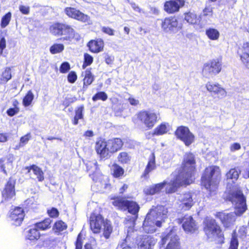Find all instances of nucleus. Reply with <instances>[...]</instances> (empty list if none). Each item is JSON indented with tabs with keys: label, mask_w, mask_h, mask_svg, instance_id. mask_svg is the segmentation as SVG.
<instances>
[{
	"label": "nucleus",
	"mask_w": 249,
	"mask_h": 249,
	"mask_svg": "<svg viewBox=\"0 0 249 249\" xmlns=\"http://www.w3.org/2000/svg\"><path fill=\"white\" fill-rule=\"evenodd\" d=\"M169 126L168 123H162L154 129L153 136H160L167 133L170 130Z\"/></svg>",
	"instance_id": "nucleus-25"
},
{
	"label": "nucleus",
	"mask_w": 249,
	"mask_h": 249,
	"mask_svg": "<svg viewBox=\"0 0 249 249\" xmlns=\"http://www.w3.org/2000/svg\"><path fill=\"white\" fill-rule=\"evenodd\" d=\"M184 3L183 0H171L165 3L164 10L168 13H174L178 11Z\"/></svg>",
	"instance_id": "nucleus-20"
},
{
	"label": "nucleus",
	"mask_w": 249,
	"mask_h": 249,
	"mask_svg": "<svg viewBox=\"0 0 249 249\" xmlns=\"http://www.w3.org/2000/svg\"><path fill=\"white\" fill-rule=\"evenodd\" d=\"M6 46V39L4 37L0 36V56L2 55L3 50Z\"/></svg>",
	"instance_id": "nucleus-50"
},
{
	"label": "nucleus",
	"mask_w": 249,
	"mask_h": 249,
	"mask_svg": "<svg viewBox=\"0 0 249 249\" xmlns=\"http://www.w3.org/2000/svg\"><path fill=\"white\" fill-rule=\"evenodd\" d=\"M241 148V145L240 143L235 142L231 144L230 146V150L231 152H234L236 150H238Z\"/></svg>",
	"instance_id": "nucleus-62"
},
{
	"label": "nucleus",
	"mask_w": 249,
	"mask_h": 249,
	"mask_svg": "<svg viewBox=\"0 0 249 249\" xmlns=\"http://www.w3.org/2000/svg\"><path fill=\"white\" fill-rule=\"evenodd\" d=\"M238 246V240L236 237L233 236L231 239L230 246L229 249H237Z\"/></svg>",
	"instance_id": "nucleus-53"
},
{
	"label": "nucleus",
	"mask_w": 249,
	"mask_h": 249,
	"mask_svg": "<svg viewBox=\"0 0 249 249\" xmlns=\"http://www.w3.org/2000/svg\"><path fill=\"white\" fill-rule=\"evenodd\" d=\"M65 14L70 18L83 22L91 23L90 17L81 12L80 10L73 7H67L65 9Z\"/></svg>",
	"instance_id": "nucleus-9"
},
{
	"label": "nucleus",
	"mask_w": 249,
	"mask_h": 249,
	"mask_svg": "<svg viewBox=\"0 0 249 249\" xmlns=\"http://www.w3.org/2000/svg\"><path fill=\"white\" fill-rule=\"evenodd\" d=\"M206 35L210 39L212 40H218L220 36L219 32L213 28L207 29L206 30Z\"/></svg>",
	"instance_id": "nucleus-35"
},
{
	"label": "nucleus",
	"mask_w": 249,
	"mask_h": 249,
	"mask_svg": "<svg viewBox=\"0 0 249 249\" xmlns=\"http://www.w3.org/2000/svg\"><path fill=\"white\" fill-rule=\"evenodd\" d=\"M31 137V136L30 133H28L24 136L22 137L20 140V146H23L26 144H27L30 139Z\"/></svg>",
	"instance_id": "nucleus-49"
},
{
	"label": "nucleus",
	"mask_w": 249,
	"mask_h": 249,
	"mask_svg": "<svg viewBox=\"0 0 249 249\" xmlns=\"http://www.w3.org/2000/svg\"><path fill=\"white\" fill-rule=\"evenodd\" d=\"M156 243V240L150 236H147L139 244V249H153Z\"/></svg>",
	"instance_id": "nucleus-24"
},
{
	"label": "nucleus",
	"mask_w": 249,
	"mask_h": 249,
	"mask_svg": "<svg viewBox=\"0 0 249 249\" xmlns=\"http://www.w3.org/2000/svg\"><path fill=\"white\" fill-rule=\"evenodd\" d=\"M240 60L243 66L249 70V56L240 57Z\"/></svg>",
	"instance_id": "nucleus-58"
},
{
	"label": "nucleus",
	"mask_w": 249,
	"mask_h": 249,
	"mask_svg": "<svg viewBox=\"0 0 249 249\" xmlns=\"http://www.w3.org/2000/svg\"><path fill=\"white\" fill-rule=\"evenodd\" d=\"M126 105L124 104H119L118 106L114 107V110L115 113L117 115L120 116L121 115V113L123 109L126 107Z\"/></svg>",
	"instance_id": "nucleus-51"
},
{
	"label": "nucleus",
	"mask_w": 249,
	"mask_h": 249,
	"mask_svg": "<svg viewBox=\"0 0 249 249\" xmlns=\"http://www.w3.org/2000/svg\"><path fill=\"white\" fill-rule=\"evenodd\" d=\"M102 31L109 36H113L114 35V30L108 27H103Z\"/></svg>",
	"instance_id": "nucleus-60"
},
{
	"label": "nucleus",
	"mask_w": 249,
	"mask_h": 249,
	"mask_svg": "<svg viewBox=\"0 0 249 249\" xmlns=\"http://www.w3.org/2000/svg\"><path fill=\"white\" fill-rule=\"evenodd\" d=\"M178 200L179 202L180 208L184 211L189 210L194 204L192 196L190 193L180 195Z\"/></svg>",
	"instance_id": "nucleus-17"
},
{
	"label": "nucleus",
	"mask_w": 249,
	"mask_h": 249,
	"mask_svg": "<svg viewBox=\"0 0 249 249\" xmlns=\"http://www.w3.org/2000/svg\"><path fill=\"white\" fill-rule=\"evenodd\" d=\"M237 53L240 57L249 56V38L239 47Z\"/></svg>",
	"instance_id": "nucleus-28"
},
{
	"label": "nucleus",
	"mask_w": 249,
	"mask_h": 249,
	"mask_svg": "<svg viewBox=\"0 0 249 249\" xmlns=\"http://www.w3.org/2000/svg\"><path fill=\"white\" fill-rule=\"evenodd\" d=\"M107 95L104 91H100L96 93L93 97L92 100L96 101L98 100H101L105 101L107 99Z\"/></svg>",
	"instance_id": "nucleus-45"
},
{
	"label": "nucleus",
	"mask_w": 249,
	"mask_h": 249,
	"mask_svg": "<svg viewBox=\"0 0 249 249\" xmlns=\"http://www.w3.org/2000/svg\"><path fill=\"white\" fill-rule=\"evenodd\" d=\"M221 170L217 166L207 167L201 177V184L211 193L216 191L221 179Z\"/></svg>",
	"instance_id": "nucleus-4"
},
{
	"label": "nucleus",
	"mask_w": 249,
	"mask_h": 249,
	"mask_svg": "<svg viewBox=\"0 0 249 249\" xmlns=\"http://www.w3.org/2000/svg\"><path fill=\"white\" fill-rule=\"evenodd\" d=\"M52 220L49 218H46L44 220L37 222L35 224V227L38 230L45 231L51 228V224Z\"/></svg>",
	"instance_id": "nucleus-34"
},
{
	"label": "nucleus",
	"mask_w": 249,
	"mask_h": 249,
	"mask_svg": "<svg viewBox=\"0 0 249 249\" xmlns=\"http://www.w3.org/2000/svg\"><path fill=\"white\" fill-rule=\"evenodd\" d=\"M84 110V107L83 106H81L77 108V109L75 110V115L74 117V120L73 121V124L74 125H77L78 123V120L79 119H82L83 118V112Z\"/></svg>",
	"instance_id": "nucleus-42"
},
{
	"label": "nucleus",
	"mask_w": 249,
	"mask_h": 249,
	"mask_svg": "<svg viewBox=\"0 0 249 249\" xmlns=\"http://www.w3.org/2000/svg\"><path fill=\"white\" fill-rule=\"evenodd\" d=\"M12 14L10 12L7 13L1 18L0 26L2 28L6 27L9 23Z\"/></svg>",
	"instance_id": "nucleus-44"
},
{
	"label": "nucleus",
	"mask_w": 249,
	"mask_h": 249,
	"mask_svg": "<svg viewBox=\"0 0 249 249\" xmlns=\"http://www.w3.org/2000/svg\"><path fill=\"white\" fill-rule=\"evenodd\" d=\"M201 26H204L207 24H210L212 21V18H208L207 17H205L203 15H201Z\"/></svg>",
	"instance_id": "nucleus-54"
},
{
	"label": "nucleus",
	"mask_w": 249,
	"mask_h": 249,
	"mask_svg": "<svg viewBox=\"0 0 249 249\" xmlns=\"http://www.w3.org/2000/svg\"><path fill=\"white\" fill-rule=\"evenodd\" d=\"M93 62V57L88 53L84 54V62L83 65V68L85 69L88 66L90 65Z\"/></svg>",
	"instance_id": "nucleus-47"
},
{
	"label": "nucleus",
	"mask_w": 249,
	"mask_h": 249,
	"mask_svg": "<svg viewBox=\"0 0 249 249\" xmlns=\"http://www.w3.org/2000/svg\"><path fill=\"white\" fill-rule=\"evenodd\" d=\"M28 168L29 172L32 171L39 181H42L44 179V173L40 168L36 165H33Z\"/></svg>",
	"instance_id": "nucleus-30"
},
{
	"label": "nucleus",
	"mask_w": 249,
	"mask_h": 249,
	"mask_svg": "<svg viewBox=\"0 0 249 249\" xmlns=\"http://www.w3.org/2000/svg\"><path fill=\"white\" fill-rule=\"evenodd\" d=\"M113 175L115 177H119L124 174V170L121 166L114 164L113 166Z\"/></svg>",
	"instance_id": "nucleus-46"
},
{
	"label": "nucleus",
	"mask_w": 249,
	"mask_h": 249,
	"mask_svg": "<svg viewBox=\"0 0 249 249\" xmlns=\"http://www.w3.org/2000/svg\"><path fill=\"white\" fill-rule=\"evenodd\" d=\"M203 225L204 231L210 241H215L220 244L224 243V235L214 219L207 217L204 219Z\"/></svg>",
	"instance_id": "nucleus-5"
},
{
	"label": "nucleus",
	"mask_w": 249,
	"mask_h": 249,
	"mask_svg": "<svg viewBox=\"0 0 249 249\" xmlns=\"http://www.w3.org/2000/svg\"><path fill=\"white\" fill-rule=\"evenodd\" d=\"M185 20L190 24H195L199 21V18L197 17L194 12H189L185 14Z\"/></svg>",
	"instance_id": "nucleus-33"
},
{
	"label": "nucleus",
	"mask_w": 249,
	"mask_h": 249,
	"mask_svg": "<svg viewBox=\"0 0 249 249\" xmlns=\"http://www.w3.org/2000/svg\"><path fill=\"white\" fill-rule=\"evenodd\" d=\"M65 28H63L62 35H66V37L61 38L62 40H71L74 36V31L73 29L70 25L64 24Z\"/></svg>",
	"instance_id": "nucleus-27"
},
{
	"label": "nucleus",
	"mask_w": 249,
	"mask_h": 249,
	"mask_svg": "<svg viewBox=\"0 0 249 249\" xmlns=\"http://www.w3.org/2000/svg\"><path fill=\"white\" fill-rule=\"evenodd\" d=\"M221 70V64L219 61L213 60L210 63L204 65L202 72L206 77H210L218 73Z\"/></svg>",
	"instance_id": "nucleus-11"
},
{
	"label": "nucleus",
	"mask_w": 249,
	"mask_h": 249,
	"mask_svg": "<svg viewBox=\"0 0 249 249\" xmlns=\"http://www.w3.org/2000/svg\"><path fill=\"white\" fill-rule=\"evenodd\" d=\"M76 249H82V237L81 236L80 234L78 235L77 238V240L75 243Z\"/></svg>",
	"instance_id": "nucleus-61"
},
{
	"label": "nucleus",
	"mask_w": 249,
	"mask_h": 249,
	"mask_svg": "<svg viewBox=\"0 0 249 249\" xmlns=\"http://www.w3.org/2000/svg\"><path fill=\"white\" fill-rule=\"evenodd\" d=\"M227 199L234 206L235 212L228 213L218 212L215 215L225 227H230L235 221L236 216L242 215L247 209L246 197L240 190L232 192Z\"/></svg>",
	"instance_id": "nucleus-2"
},
{
	"label": "nucleus",
	"mask_w": 249,
	"mask_h": 249,
	"mask_svg": "<svg viewBox=\"0 0 249 249\" xmlns=\"http://www.w3.org/2000/svg\"><path fill=\"white\" fill-rule=\"evenodd\" d=\"M34 98V95L32 91L31 90L28 91L23 99V105L25 107H28L31 104Z\"/></svg>",
	"instance_id": "nucleus-41"
},
{
	"label": "nucleus",
	"mask_w": 249,
	"mask_h": 249,
	"mask_svg": "<svg viewBox=\"0 0 249 249\" xmlns=\"http://www.w3.org/2000/svg\"><path fill=\"white\" fill-rule=\"evenodd\" d=\"M64 50V46L62 44L55 43L51 46L50 52L52 54L61 53Z\"/></svg>",
	"instance_id": "nucleus-40"
},
{
	"label": "nucleus",
	"mask_w": 249,
	"mask_h": 249,
	"mask_svg": "<svg viewBox=\"0 0 249 249\" xmlns=\"http://www.w3.org/2000/svg\"><path fill=\"white\" fill-rule=\"evenodd\" d=\"M19 112V108L17 107H15L14 108H10L8 109L6 112L8 116L12 117L17 114Z\"/></svg>",
	"instance_id": "nucleus-57"
},
{
	"label": "nucleus",
	"mask_w": 249,
	"mask_h": 249,
	"mask_svg": "<svg viewBox=\"0 0 249 249\" xmlns=\"http://www.w3.org/2000/svg\"><path fill=\"white\" fill-rule=\"evenodd\" d=\"M95 150L101 158L108 159L110 157L109 150H108L107 143L105 139H100L96 142Z\"/></svg>",
	"instance_id": "nucleus-14"
},
{
	"label": "nucleus",
	"mask_w": 249,
	"mask_h": 249,
	"mask_svg": "<svg viewBox=\"0 0 249 249\" xmlns=\"http://www.w3.org/2000/svg\"><path fill=\"white\" fill-rule=\"evenodd\" d=\"M179 222L182 223V228L186 232H192L196 230V225L193 217L190 215H185Z\"/></svg>",
	"instance_id": "nucleus-19"
},
{
	"label": "nucleus",
	"mask_w": 249,
	"mask_h": 249,
	"mask_svg": "<svg viewBox=\"0 0 249 249\" xmlns=\"http://www.w3.org/2000/svg\"><path fill=\"white\" fill-rule=\"evenodd\" d=\"M169 239L170 241L165 249H180L178 237L172 231L162 237V243L165 244Z\"/></svg>",
	"instance_id": "nucleus-15"
},
{
	"label": "nucleus",
	"mask_w": 249,
	"mask_h": 249,
	"mask_svg": "<svg viewBox=\"0 0 249 249\" xmlns=\"http://www.w3.org/2000/svg\"><path fill=\"white\" fill-rule=\"evenodd\" d=\"M208 91L217 95L219 99H223L227 96V92L219 84L213 82H208L206 84Z\"/></svg>",
	"instance_id": "nucleus-13"
},
{
	"label": "nucleus",
	"mask_w": 249,
	"mask_h": 249,
	"mask_svg": "<svg viewBox=\"0 0 249 249\" xmlns=\"http://www.w3.org/2000/svg\"><path fill=\"white\" fill-rule=\"evenodd\" d=\"M23 210L21 207H16L13 210L10 215V218L12 223L16 226H19L23 220L24 217Z\"/></svg>",
	"instance_id": "nucleus-18"
},
{
	"label": "nucleus",
	"mask_w": 249,
	"mask_h": 249,
	"mask_svg": "<svg viewBox=\"0 0 249 249\" xmlns=\"http://www.w3.org/2000/svg\"><path fill=\"white\" fill-rule=\"evenodd\" d=\"M108 145V150H109L110 154L117 152L120 149L123 145L121 139L115 138L107 141Z\"/></svg>",
	"instance_id": "nucleus-21"
},
{
	"label": "nucleus",
	"mask_w": 249,
	"mask_h": 249,
	"mask_svg": "<svg viewBox=\"0 0 249 249\" xmlns=\"http://www.w3.org/2000/svg\"><path fill=\"white\" fill-rule=\"evenodd\" d=\"M67 227L66 223L62 220H58L54 223L53 229L55 232H60L66 230Z\"/></svg>",
	"instance_id": "nucleus-37"
},
{
	"label": "nucleus",
	"mask_w": 249,
	"mask_h": 249,
	"mask_svg": "<svg viewBox=\"0 0 249 249\" xmlns=\"http://www.w3.org/2000/svg\"><path fill=\"white\" fill-rule=\"evenodd\" d=\"M70 69V65L68 62H63L60 67V72L64 73L67 72Z\"/></svg>",
	"instance_id": "nucleus-52"
},
{
	"label": "nucleus",
	"mask_w": 249,
	"mask_h": 249,
	"mask_svg": "<svg viewBox=\"0 0 249 249\" xmlns=\"http://www.w3.org/2000/svg\"><path fill=\"white\" fill-rule=\"evenodd\" d=\"M2 197L5 201L12 198L15 196L14 184L11 180H9L2 192Z\"/></svg>",
	"instance_id": "nucleus-22"
},
{
	"label": "nucleus",
	"mask_w": 249,
	"mask_h": 249,
	"mask_svg": "<svg viewBox=\"0 0 249 249\" xmlns=\"http://www.w3.org/2000/svg\"><path fill=\"white\" fill-rule=\"evenodd\" d=\"M40 234L38 231V229L35 227L34 225V227L29 229L27 233L26 237L30 240H37L39 238Z\"/></svg>",
	"instance_id": "nucleus-31"
},
{
	"label": "nucleus",
	"mask_w": 249,
	"mask_h": 249,
	"mask_svg": "<svg viewBox=\"0 0 249 249\" xmlns=\"http://www.w3.org/2000/svg\"><path fill=\"white\" fill-rule=\"evenodd\" d=\"M104 46V41L101 39L91 40L88 44L89 50L94 53L101 52L103 49Z\"/></svg>",
	"instance_id": "nucleus-23"
},
{
	"label": "nucleus",
	"mask_w": 249,
	"mask_h": 249,
	"mask_svg": "<svg viewBox=\"0 0 249 249\" xmlns=\"http://www.w3.org/2000/svg\"><path fill=\"white\" fill-rule=\"evenodd\" d=\"M137 117L147 129H151L158 121V114L152 110H143L139 112Z\"/></svg>",
	"instance_id": "nucleus-7"
},
{
	"label": "nucleus",
	"mask_w": 249,
	"mask_h": 249,
	"mask_svg": "<svg viewBox=\"0 0 249 249\" xmlns=\"http://www.w3.org/2000/svg\"><path fill=\"white\" fill-rule=\"evenodd\" d=\"M86 165L88 170H91V172H94L91 175L93 180L96 182H99L101 184H103V181L104 180L105 177L98 172L97 161L95 160L89 161L87 163Z\"/></svg>",
	"instance_id": "nucleus-16"
},
{
	"label": "nucleus",
	"mask_w": 249,
	"mask_h": 249,
	"mask_svg": "<svg viewBox=\"0 0 249 249\" xmlns=\"http://www.w3.org/2000/svg\"><path fill=\"white\" fill-rule=\"evenodd\" d=\"M175 135L186 146H189L194 141V135L190 131L188 127L184 126H180L177 128L175 131Z\"/></svg>",
	"instance_id": "nucleus-8"
},
{
	"label": "nucleus",
	"mask_w": 249,
	"mask_h": 249,
	"mask_svg": "<svg viewBox=\"0 0 249 249\" xmlns=\"http://www.w3.org/2000/svg\"><path fill=\"white\" fill-rule=\"evenodd\" d=\"M106 63L107 64H111L114 61L113 56L106 54L105 56Z\"/></svg>",
	"instance_id": "nucleus-63"
},
{
	"label": "nucleus",
	"mask_w": 249,
	"mask_h": 249,
	"mask_svg": "<svg viewBox=\"0 0 249 249\" xmlns=\"http://www.w3.org/2000/svg\"><path fill=\"white\" fill-rule=\"evenodd\" d=\"M105 222V221L101 215L96 214L94 213L91 214L90 217V227L94 233H99Z\"/></svg>",
	"instance_id": "nucleus-12"
},
{
	"label": "nucleus",
	"mask_w": 249,
	"mask_h": 249,
	"mask_svg": "<svg viewBox=\"0 0 249 249\" xmlns=\"http://www.w3.org/2000/svg\"><path fill=\"white\" fill-rule=\"evenodd\" d=\"M156 168L155 156L154 153H152L149 158L148 162L144 170L143 176L144 177H146L149 173L155 170Z\"/></svg>",
	"instance_id": "nucleus-26"
},
{
	"label": "nucleus",
	"mask_w": 249,
	"mask_h": 249,
	"mask_svg": "<svg viewBox=\"0 0 249 249\" xmlns=\"http://www.w3.org/2000/svg\"><path fill=\"white\" fill-rule=\"evenodd\" d=\"M161 28L166 33H175L179 29L178 22L174 17L165 18L161 23Z\"/></svg>",
	"instance_id": "nucleus-10"
},
{
	"label": "nucleus",
	"mask_w": 249,
	"mask_h": 249,
	"mask_svg": "<svg viewBox=\"0 0 249 249\" xmlns=\"http://www.w3.org/2000/svg\"><path fill=\"white\" fill-rule=\"evenodd\" d=\"M195 165L194 155L190 153L186 154L180 172L175 171L173 173L170 181L164 180L162 182L145 187L144 193L147 195L158 194L167 185L166 193L171 194L175 192L180 186L190 184L193 181Z\"/></svg>",
	"instance_id": "nucleus-1"
},
{
	"label": "nucleus",
	"mask_w": 249,
	"mask_h": 249,
	"mask_svg": "<svg viewBox=\"0 0 249 249\" xmlns=\"http://www.w3.org/2000/svg\"><path fill=\"white\" fill-rule=\"evenodd\" d=\"M104 236L106 238L108 239L112 231V228L111 225V223L108 221H106L104 225Z\"/></svg>",
	"instance_id": "nucleus-38"
},
{
	"label": "nucleus",
	"mask_w": 249,
	"mask_h": 249,
	"mask_svg": "<svg viewBox=\"0 0 249 249\" xmlns=\"http://www.w3.org/2000/svg\"><path fill=\"white\" fill-rule=\"evenodd\" d=\"M19 10L22 14L24 15H28L30 13V7L28 6L20 5Z\"/></svg>",
	"instance_id": "nucleus-59"
},
{
	"label": "nucleus",
	"mask_w": 249,
	"mask_h": 249,
	"mask_svg": "<svg viewBox=\"0 0 249 249\" xmlns=\"http://www.w3.org/2000/svg\"><path fill=\"white\" fill-rule=\"evenodd\" d=\"M11 78V72L10 68H6L2 72L0 78L1 83H5Z\"/></svg>",
	"instance_id": "nucleus-43"
},
{
	"label": "nucleus",
	"mask_w": 249,
	"mask_h": 249,
	"mask_svg": "<svg viewBox=\"0 0 249 249\" xmlns=\"http://www.w3.org/2000/svg\"><path fill=\"white\" fill-rule=\"evenodd\" d=\"M213 7L211 6H206L203 10V12L201 15H203L205 17H213Z\"/></svg>",
	"instance_id": "nucleus-48"
},
{
	"label": "nucleus",
	"mask_w": 249,
	"mask_h": 249,
	"mask_svg": "<svg viewBox=\"0 0 249 249\" xmlns=\"http://www.w3.org/2000/svg\"><path fill=\"white\" fill-rule=\"evenodd\" d=\"M112 203L114 206L120 209L127 210L129 213L134 215L133 222L137 218L140 207L136 202L118 198L114 199Z\"/></svg>",
	"instance_id": "nucleus-6"
},
{
	"label": "nucleus",
	"mask_w": 249,
	"mask_h": 249,
	"mask_svg": "<svg viewBox=\"0 0 249 249\" xmlns=\"http://www.w3.org/2000/svg\"><path fill=\"white\" fill-rule=\"evenodd\" d=\"M82 75L84 76L83 88L87 89L88 86L90 85L93 81L94 76L89 69H87L84 72H83Z\"/></svg>",
	"instance_id": "nucleus-29"
},
{
	"label": "nucleus",
	"mask_w": 249,
	"mask_h": 249,
	"mask_svg": "<svg viewBox=\"0 0 249 249\" xmlns=\"http://www.w3.org/2000/svg\"><path fill=\"white\" fill-rule=\"evenodd\" d=\"M77 79V75L75 72L71 71L68 75V80L71 83H73Z\"/></svg>",
	"instance_id": "nucleus-56"
},
{
	"label": "nucleus",
	"mask_w": 249,
	"mask_h": 249,
	"mask_svg": "<svg viewBox=\"0 0 249 249\" xmlns=\"http://www.w3.org/2000/svg\"><path fill=\"white\" fill-rule=\"evenodd\" d=\"M129 103L132 106H136L139 104V101L133 97H130L128 99Z\"/></svg>",
	"instance_id": "nucleus-64"
},
{
	"label": "nucleus",
	"mask_w": 249,
	"mask_h": 249,
	"mask_svg": "<svg viewBox=\"0 0 249 249\" xmlns=\"http://www.w3.org/2000/svg\"><path fill=\"white\" fill-rule=\"evenodd\" d=\"M118 160L121 163L126 164L130 161L131 157L127 153L122 152L120 153L118 155Z\"/></svg>",
	"instance_id": "nucleus-39"
},
{
	"label": "nucleus",
	"mask_w": 249,
	"mask_h": 249,
	"mask_svg": "<svg viewBox=\"0 0 249 249\" xmlns=\"http://www.w3.org/2000/svg\"><path fill=\"white\" fill-rule=\"evenodd\" d=\"M47 213L51 217L55 218L59 215L58 211L55 208H52L50 210H48Z\"/></svg>",
	"instance_id": "nucleus-55"
},
{
	"label": "nucleus",
	"mask_w": 249,
	"mask_h": 249,
	"mask_svg": "<svg viewBox=\"0 0 249 249\" xmlns=\"http://www.w3.org/2000/svg\"><path fill=\"white\" fill-rule=\"evenodd\" d=\"M240 172L236 168H232L230 169L226 174V178L227 179H231L233 182L237 180Z\"/></svg>",
	"instance_id": "nucleus-36"
},
{
	"label": "nucleus",
	"mask_w": 249,
	"mask_h": 249,
	"mask_svg": "<svg viewBox=\"0 0 249 249\" xmlns=\"http://www.w3.org/2000/svg\"><path fill=\"white\" fill-rule=\"evenodd\" d=\"M168 211L163 206L153 207L147 214L143 221L142 229L146 233H153L157 227H160L167 218Z\"/></svg>",
	"instance_id": "nucleus-3"
},
{
	"label": "nucleus",
	"mask_w": 249,
	"mask_h": 249,
	"mask_svg": "<svg viewBox=\"0 0 249 249\" xmlns=\"http://www.w3.org/2000/svg\"><path fill=\"white\" fill-rule=\"evenodd\" d=\"M64 24L55 23L52 25L50 27L51 33L53 35H62L63 28H65Z\"/></svg>",
	"instance_id": "nucleus-32"
}]
</instances>
